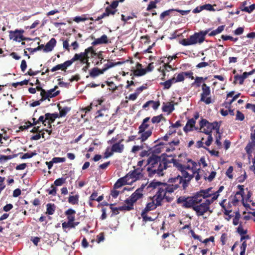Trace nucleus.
<instances>
[{"instance_id": "nucleus-1", "label": "nucleus", "mask_w": 255, "mask_h": 255, "mask_svg": "<svg viewBox=\"0 0 255 255\" xmlns=\"http://www.w3.org/2000/svg\"><path fill=\"white\" fill-rule=\"evenodd\" d=\"M202 199L198 197H192L187 198L184 203L186 207H192L197 216H203L208 212L211 213L210 205L212 201H205L202 202Z\"/></svg>"}, {"instance_id": "nucleus-2", "label": "nucleus", "mask_w": 255, "mask_h": 255, "mask_svg": "<svg viewBox=\"0 0 255 255\" xmlns=\"http://www.w3.org/2000/svg\"><path fill=\"white\" fill-rule=\"evenodd\" d=\"M173 164L174 166L178 168L181 171V175H178L176 177L170 179L171 182H173L175 184H179L182 183L183 185L186 183V181H190L192 178V173L190 170L187 169V166L184 167L181 164L177 162L174 159H172Z\"/></svg>"}, {"instance_id": "nucleus-3", "label": "nucleus", "mask_w": 255, "mask_h": 255, "mask_svg": "<svg viewBox=\"0 0 255 255\" xmlns=\"http://www.w3.org/2000/svg\"><path fill=\"white\" fill-rule=\"evenodd\" d=\"M178 188L177 184L168 185L167 184H161L158 189L156 194L153 196L158 203L161 204L164 199L170 202L172 200V197L170 196L171 193Z\"/></svg>"}, {"instance_id": "nucleus-4", "label": "nucleus", "mask_w": 255, "mask_h": 255, "mask_svg": "<svg viewBox=\"0 0 255 255\" xmlns=\"http://www.w3.org/2000/svg\"><path fill=\"white\" fill-rule=\"evenodd\" d=\"M142 169L137 168L131 172H129L125 177L119 179L115 184L116 188H119L126 184L130 185L142 177Z\"/></svg>"}, {"instance_id": "nucleus-5", "label": "nucleus", "mask_w": 255, "mask_h": 255, "mask_svg": "<svg viewBox=\"0 0 255 255\" xmlns=\"http://www.w3.org/2000/svg\"><path fill=\"white\" fill-rule=\"evenodd\" d=\"M210 30V29H208L205 31L196 32L193 35H191L189 38L182 40L180 43L184 46L195 45L197 43L201 44L204 41L205 36Z\"/></svg>"}, {"instance_id": "nucleus-6", "label": "nucleus", "mask_w": 255, "mask_h": 255, "mask_svg": "<svg viewBox=\"0 0 255 255\" xmlns=\"http://www.w3.org/2000/svg\"><path fill=\"white\" fill-rule=\"evenodd\" d=\"M200 131L206 134H211L213 129L219 133L220 125L217 122L209 123L205 119H202L200 122Z\"/></svg>"}, {"instance_id": "nucleus-7", "label": "nucleus", "mask_w": 255, "mask_h": 255, "mask_svg": "<svg viewBox=\"0 0 255 255\" xmlns=\"http://www.w3.org/2000/svg\"><path fill=\"white\" fill-rule=\"evenodd\" d=\"M237 187L239 191L236 192L234 197H233L232 199V203L236 205L241 201L243 205L246 208L247 210L251 209L250 204H247L245 202V199L244 197V194H245L244 189V186L239 185Z\"/></svg>"}, {"instance_id": "nucleus-8", "label": "nucleus", "mask_w": 255, "mask_h": 255, "mask_svg": "<svg viewBox=\"0 0 255 255\" xmlns=\"http://www.w3.org/2000/svg\"><path fill=\"white\" fill-rule=\"evenodd\" d=\"M193 197H203L204 199L211 197V199H206L205 201H212V203L218 198V193H214L213 188L210 187L206 189L201 190Z\"/></svg>"}, {"instance_id": "nucleus-9", "label": "nucleus", "mask_w": 255, "mask_h": 255, "mask_svg": "<svg viewBox=\"0 0 255 255\" xmlns=\"http://www.w3.org/2000/svg\"><path fill=\"white\" fill-rule=\"evenodd\" d=\"M166 168V163L164 161H162L161 163L158 164L157 165H155L154 166H148L147 170L150 176H152L154 174H157L158 176H160L163 175L162 171Z\"/></svg>"}, {"instance_id": "nucleus-10", "label": "nucleus", "mask_w": 255, "mask_h": 255, "mask_svg": "<svg viewBox=\"0 0 255 255\" xmlns=\"http://www.w3.org/2000/svg\"><path fill=\"white\" fill-rule=\"evenodd\" d=\"M58 88V86H55L54 88L46 91L39 88V89L40 90V95L42 97V100L52 98L58 95L60 93V91L57 90Z\"/></svg>"}, {"instance_id": "nucleus-11", "label": "nucleus", "mask_w": 255, "mask_h": 255, "mask_svg": "<svg viewBox=\"0 0 255 255\" xmlns=\"http://www.w3.org/2000/svg\"><path fill=\"white\" fill-rule=\"evenodd\" d=\"M202 92L201 93V97L200 101L204 102L206 104L209 105L213 101L211 97L209 95L211 94L210 88L206 84H203L202 85Z\"/></svg>"}, {"instance_id": "nucleus-12", "label": "nucleus", "mask_w": 255, "mask_h": 255, "mask_svg": "<svg viewBox=\"0 0 255 255\" xmlns=\"http://www.w3.org/2000/svg\"><path fill=\"white\" fill-rule=\"evenodd\" d=\"M188 165L187 166V169L190 170L192 173V178L195 177L196 181H198L200 179V176L199 174V169L198 167V164L192 160L191 159H187Z\"/></svg>"}, {"instance_id": "nucleus-13", "label": "nucleus", "mask_w": 255, "mask_h": 255, "mask_svg": "<svg viewBox=\"0 0 255 255\" xmlns=\"http://www.w3.org/2000/svg\"><path fill=\"white\" fill-rule=\"evenodd\" d=\"M92 49L91 48H88L85 50L84 52H81L79 54H75L74 57L70 60V61H72V64L77 61L80 60L82 63H86L88 65V60L87 57V53L89 51H92Z\"/></svg>"}, {"instance_id": "nucleus-14", "label": "nucleus", "mask_w": 255, "mask_h": 255, "mask_svg": "<svg viewBox=\"0 0 255 255\" xmlns=\"http://www.w3.org/2000/svg\"><path fill=\"white\" fill-rule=\"evenodd\" d=\"M23 30L16 29L14 31H10L9 32V37L10 39L20 42L25 39L23 35Z\"/></svg>"}, {"instance_id": "nucleus-15", "label": "nucleus", "mask_w": 255, "mask_h": 255, "mask_svg": "<svg viewBox=\"0 0 255 255\" xmlns=\"http://www.w3.org/2000/svg\"><path fill=\"white\" fill-rule=\"evenodd\" d=\"M161 205L160 203L157 202V200H155V198L154 196L150 197L148 198L147 203L143 211L149 212L155 209L157 206Z\"/></svg>"}, {"instance_id": "nucleus-16", "label": "nucleus", "mask_w": 255, "mask_h": 255, "mask_svg": "<svg viewBox=\"0 0 255 255\" xmlns=\"http://www.w3.org/2000/svg\"><path fill=\"white\" fill-rule=\"evenodd\" d=\"M144 186L142 185V187L137 189L134 192H133L130 196L129 198L131 202L134 203L143 197V191Z\"/></svg>"}, {"instance_id": "nucleus-17", "label": "nucleus", "mask_w": 255, "mask_h": 255, "mask_svg": "<svg viewBox=\"0 0 255 255\" xmlns=\"http://www.w3.org/2000/svg\"><path fill=\"white\" fill-rule=\"evenodd\" d=\"M185 76H188L191 78L192 79H194V77L192 75V73L191 72H181L177 75H175L172 78L173 81L174 83L177 82H182L184 81Z\"/></svg>"}, {"instance_id": "nucleus-18", "label": "nucleus", "mask_w": 255, "mask_h": 255, "mask_svg": "<svg viewBox=\"0 0 255 255\" xmlns=\"http://www.w3.org/2000/svg\"><path fill=\"white\" fill-rule=\"evenodd\" d=\"M152 134L151 129H147L146 130H143L142 131L138 130V137L137 139L140 140L141 142L145 141Z\"/></svg>"}, {"instance_id": "nucleus-19", "label": "nucleus", "mask_w": 255, "mask_h": 255, "mask_svg": "<svg viewBox=\"0 0 255 255\" xmlns=\"http://www.w3.org/2000/svg\"><path fill=\"white\" fill-rule=\"evenodd\" d=\"M57 43L56 39L54 38H52L45 45L44 49L43 52H49L52 51L54 48L55 47Z\"/></svg>"}, {"instance_id": "nucleus-20", "label": "nucleus", "mask_w": 255, "mask_h": 255, "mask_svg": "<svg viewBox=\"0 0 255 255\" xmlns=\"http://www.w3.org/2000/svg\"><path fill=\"white\" fill-rule=\"evenodd\" d=\"M175 104L173 102L164 103L162 106V111L166 113L168 115L170 114L174 110Z\"/></svg>"}, {"instance_id": "nucleus-21", "label": "nucleus", "mask_w": 255, "mask_h": 255, "mask_svg": "<svg viewBox=\"0 0 255 255\" xmlns=\"http://www.w3.org/2000/svg\"><path fill=\"white\" fill-rule=\"evenodd\" d=\"M161 161L160 158L155 155H152L149 157L147 160V165L148 166H154L155 165H157L158 164L161 163Z\"/></svg>"}, {"instance_id": "nucleus-22", "label": "nucleus", "mask_w": 255, "mask_h": 255, "mask_svg": "<svg viewBox=\"0 0 255 255\" xmlns=\"http://www.w3.org/2000/svg\"><path fill=\"white\" fill-rule=\"evenodd\" d=\"M123 141V139H120L119 142L113 144L112 147L114 152L122 153L123 151L125 146L122 143Z\"/></svg>"}, {"instance_id": "nucleus-23", "label": "nucleus", "mask_w": 255, "mask_h": 255, "mask_svg": "<svg viewBox=\"0 0 255 255\" xmlns=\"http://www.w3.org/2000/svg\"><path fill=\"white\" fill-rule=\"evenodd\" d=\"M72 65V61H70V60L66 61L64 63L60 64L57 65L56 66L53 67L51 71L52 72H55L58 70H65L68 67Z\"/></svg>"}, {"instance_id": "nucleus-24", "label": "nucleus", "mask_w": 255, "mask_h": 255, "mask_svg": "<svg viewBox=\"0 0 255 255\" xmlns=\"http://www.w3.org/2000/svg\"><path fill=\"white\" fill-rule=\"evenodd\" d=\"M109 42V39L107 36L105 34L103 35L100 38L95 39L92 43V45H96L102 44H107Z\"/></svg>"}, {"instance_id": "nucleus-25", "label": "nucleus", "mask_w": 255, "mask_h": 255, "mask_svg": "<svg viewBox=\"0 0 255 255\" xmlns=\"http://www.w3.org/2000/svg\"><path fill=\"white\" fill-rule=\"evenodd\" d=\"M134 202H131L130 198H127L125 201V204L121 207V209L127 211H130L133 209Z\"/></svg>"}, {"instance_id": "nucleus-26", "label": "nucleus", "mask_w": 255, "mask_h": 255, "mask_svg": "<svg viewBox=\"0 0 255 255\" xmlns=\"http://www.w3.org/2000/svg\"><path fill=\"white\" fill-rule=\"evenodd\" d=\"M75 211L72 209H69L65 212V214L67 217L68 221L74 223V221L75 220Z\"/></svg>"}, {"instance_id": "nucleus-27", "label": "nucleus", "mask_w": 255, "mask_h": 255, "mask_svg": "<svg viewBox=\"0 0 255 255\" xmlns=\"http://www.w3.org/2000/svg\"><path fill=\"white\" fill-rule=\"evenodd\" d=\"M141 65L137 63L136 65V69L133 71V74L135 76H140L144 75L146 73V70L145 69H141Z\"/></svg>"}, {"instance_id": "nucleus-28", "label": "nucleus", "mask_w": 255, "mask_h": 255, "mask_svg": "<svg viewBox=\"0 0 255 255\" xmlns=\"http://www.w3.org/2000/svg\"><path fill=\"white\" fill-rule=\"evenodd\" d=\"M105 69L100 70L98 68H93L90 72V76L92 77H95L100 74H103Z\"/></svg>"}, {"instance_id": "nucleus-29", "label": "nucleus", "mask_w": 255, "mask_h": 255, "mask_svg": "<svg viewBox=\"0 0 255 255\" xmlns=\"http://www.w3.org/2000/svg\"><path fill=\"white\" fill-rule=\"evenodd\" d=\"M117 10L114 9L111 7L109 6L106 8L105 12H104L100 17V18H103L106 16H108L110 14L114 15L116 13Z\"/></svg>"}, {"instance_id": "nucleus-30", "label": "nucleus", "mask_w": 255, "mask_h": 255, "mask_svg": "<svg viewBox=\"0 0 255 255\" xmlns=\"http://www.w3.org/2000/svg\"><path fill=\"white\" fill-rule=\"evenodd\" d=\"M195 120H194L193 119H191L189 120L187 122L185 127L184 128V130L185 131H189L192 130L193 129L194 126H195Z\"/></svg>"}, {"instance_id": "nucleus-31", "label": "nucleus", "mask_w": 255, "mask_h": 255, "mask_svg": "<svg viewBox=\"0 0 255 255\" xmlns=\"http://www.w3.org/2000/svg\"><path fill=\"white\" fill-rule=\"evenodd\" d=\"M149 119L150 118L149 117L145 118L143 120L141 125L139 127L138 130L142 131L143 130H146L148 129V128L149 127V125L147 123L149 121Z\"/></svg>"}, {"instance_id": "nucleus-32", "label": "nucleus", "mask_w": 255, "mask_h": 255, "mask_svg": "<svg viewBox=\"0 0 255 255\" xmlns=\"http://www.w3.org/2000/svg\"><path fill=\"white\" fill-rule=\"evenodd\" d=\"M203 9H206L209 11H216V10H221V8L217 7V5L216 4L211 5L210 4H206L203 5Z\"/></svg>"}, {"instance_id": "nucleus-33", "label": "nucleus", "mask_w": 255, "mask_h": 255, "mask_svg": "<svg viewBox=\"0 0 255 255\" xmlns=\"http://www.w3.org/2000/svg\"><path fill=\"white\" fill-rule=\"evenodd\" d=\"M79 224V222L72 223L68 221L67 222H64L62 224V228L65 230L67 228H75Z\"/></svg>"}, {"instance_id": "nucleus-34", "label": "nucleus", "mask_w": 255, "mask_h": 255, "mask_svg": "<svg viewBox=\"0 0 255 255\" xmlns=\"http://www.w3.org/2000/svg\"><path fill=\"white\" fill-rule=\"evenodd\" d=\"M58 109L59 111V116L60 117L65 116L70 111V108L67 107L62 108L58 106Z\"/></svg>"}, {"instance_id": "nucleus-35", "label": "nucleus", "mask_w": 255, "mask_h": 255, "mask_svg": "<svg viewBox=\"0 0 255 255\" xmlns=\"http://www.w3.org/2000/svg\"><path fill=\"white\" fill-rule=\"evenodd\" d=\"M179 143L178 141H173L168 143V146H165V151H170L175 149V146H177Z\"/></svg>"}, {"instance_id": "nucleus-36", "label": "nucleus", "mask_w": 255, "mask_h": 255, "mask_svg": "<svg viewBox=\"0 0 255 255\" xmlns=\"http://www.w3.org/2000/svg\"><path fill=\"white\" fill-rule=\"evenodd\" d=\"M175 10V9H169L162 12L160 15V18L162 20L165 17L169 16L172 12Z\"/></svg>"}, {"instance_id": "nucleus-37", "label": "nucleus", "mask_w": 255, "mask_h": 255, "mask_svg": "<svg viewBox=\"0 0 255 255\" xmlns=\"http://www.w3.org/2000/svg\"><path fill=\"white\" fill-rule=\"evenodd\" d=\"M78 195L70 196L68 199V202L71 204L75 205L78 203Z\"/></svg>"}, {"instance_id": "nucleus-38", "label": "nucleus", "mask_w": 255, "mask_h": 255, "mask_svg": "<svg viewBox=\"0 0 255 255\" xmlns=\"http://www.w3.org/2000/svg\"><path fill=\"white\" fill-rule=\"evenodd\" d=\"M255 146V141H252V142L249 143L247 146L246 147V151L248 153V154H250L251 156V153L252 152V149L253 147Z\"/></svg>"}, {"instance_id": "nucleus-39", "label": "nucleus", "mask_w": 255, "mask_h": 255, "mask_svg": "<svg viewBox=\"0 0 255 255\" xmlns=\"http://www.w3.org/2000/svg\"><path fill=\"white\" fill-rule=\"evenodd\" d=\"M165 119L163 117L162 115H160L157 116L153 117L151 121L153 124H156L159 123L162 120H164Z\"/></svg>"}, {"instance_id": "nucleus-40", "label": "nucleus", "mask_w": 255, "mask_h": 255, "mask_svg": "<svg viewBox=\"0 0 255 255\" xmlns=\"http://www.w3.org/2000/svg\"><path fill=\"white\" fill-rule=\"evenodd\" d=\"M46 213L49 215H52L54 212V205L51 204H48L46 205Z\"/></svg>"}, {"instance_id": "nucleus-41", "label": "nucleus", "mask_w": 255, "mask_h": 255, "mask_svg": "<svg viewBox=\"0 0 255 255\" xmlns=\"http://www.w3.org/2000/svg\"><path fill=\"white\" fill-rule=\"evenodd\" d=\"M8 143V138L7 136H2L1 133H0V145H6Z\"/></svg>"}, {"instance_id": "nucleus-42", "label": "nucleus", "mask_w": 255, "mask_h": 255, "mask_svg": "<svg viewBox=\"0 0 255 255\" xmlns=\"http://www.w3.org/2000/svg\"><path fill=\"white\" fill-rule=\"evenodd\" d=\"M164 184L165 183H161L159 182L153 181L149 184L147 187L148 188H158V189L159 188V187L160 186V185Z\"/></svg>"}, {"instance_id": "nucleus-43", "label": "nucleus", "mask_w": 255, "mask_h": 255, "mask_svg": "<svg viewBox=\"0 0 255 255\" xmlns=\"http://www.w3.org/2000/svg\"><path fill=\"white\" fill-rule=\"evenodd\" d=\"M255 9V4H253L250 6L242 7V10L247 12L248 13L252 12Z\"/></svg>"}, {"instance_id": "nucleus-44", "label": "nucleus", "mask_w": 255, "mask_h": 255, "mask_svg": "<svg viewBox=\"0 0 255 255\" xmlns=\"http://www.w3.org/2000/svg\"><path fill=\"white\" fill-rule=\"evenodd\" d=\"M114 153V151L112 150V147H108L106 151L104 153L105 158H107L110 156H111Z\"/></svg>"}, {"instance_id": "nucleus-45", "label": "nucleus", "mask_w": 255, "mask_h": 255, "mask_svg": "<svg viewBox=\"0 0 255 255\" xmlns=\"http://www.w3.org/2000/svg\"><path fill=\"white\" fill-rule=\"evenodd\" d=\"M173 81L172 78H171L163 83L162 84L163 85L164 88L166 89H169L171 87V85L174 83Z\"/></svg>"}, {"instance_id": "nucleus-46", "label": "nucleus", "mask_w": 255, "mask_h": 255, "mask_svg": "<svg viewBox=\"0 0 255 255\" xmlns=\"http://www.w3.org/2000/svg\"><path fill=\"white\" fill-rule=\"evenodd\" d=\"M53 163H58L60 162H64L66 161L65 157H54L52 159Z\"/></svg>"}, {"instance_id": "nucleus-47", "label": "nucleus", "mask_w": 255, "mask_h": 255, "mask_svg": "<svg viewBox=\"0 0 255 255\" xmlns=\"http://www.w3.org/2000/svg\"><path fill=\"white\" fill-rule=\"evenodd\" d=\"M203 81L204 79L203 77H197L196 78L194 82L193 83V85H196L197 87H199Z\"/></svg>"}, {"instance_id": "nucleus-48", "label": "nucleus", "mask_w": 255, "mask_h": 255, "mask_svg": "<svg viewBox=\"0 0 255 255\" xmlns=\"http://www.w3.org/2000/svg\"><path fill=\"white\" fill-rule=\"evenodd\" d=\"M88 19L85 15H83L82 16H76L74 18V21L77 23H79L81 21H84Z\"/></svg>"}, {"instance_id": "nucleus-49", "label": "nucleus", "mask_w": 255, "mask_h": 255, "mask_svg": "<svg viewBox=\"0 0 255 255\" xmlns=\"http://www.w3.org/2000/svg\"><path fill=\"white\" fill-rule=\"evenodd\" d=\"M235 83H239L242 85L243 84L244 80L241 75H236L234 77Z\"/></svg>"}, {"instance_id": "nucleus-50", "label": "nucleus", "mask_w": 255, "mask_h": 255, "mask_svg": "<svg viewBox=\"0 0 255 255\" xmlns=\"http://www.w3.org/2000/svg\"><path fill=\"white\" fill-rule=\"evenodd\" d=\"M33 125H36L38 124L39 123H43L44 122V120H46V114L44 116H40L38 120L36 121H35V119H33Z\"/></svg>"}, {"instance_id": "nucleus-51", "label": "nucleus", "mask_w": 255, "mask_h": 255, "mask_svg": "<svg viewBox=\"0 0 255 255\" xmlns=\"http://www.w3.org/2000/svg\"><path fill=\"white\" fill-rule=\"evenodd\" d=\"M65 181V179L64 178H60L56 179L54 181V185L56 186L62 185Z\"/></svg>"}, {"instance_id": "nucleus-52", "label": "nucleus", "mask_w": 255, "mask_h": 255, "mask_svg": "<svg viewBox=\"0 0 255 255\" xmlns=\"http://www.w3.org/2000/svg\"><path fill=\"white\" fill-rule=\"evenodd\" d=\"M237 232L240 235H246L247 233V230L244 229L242 225H240L237 228Z\"/></svg>"}, {"instance_id": "nucleus-53", "label": "nucleus", "mask_w": 255, "mask_h": 255, "mask_svg": "<svg viewBox=\"0 0 255 255\" xmlns=\"http://www.w3.org/2000/svg\"><path fill=\"white\" fill-rule=\"evenodd\" d=\"M148 212H144V211H142L141 212V216L143 219V220H144L145 221H152L153 220V219L152 218H151V217H148L147 216V213Z\"/></svg>"}, {"instance_id": "nucleus-54", "label": "nucleus", "mask_w": 255, "mask_h": 255, "mask_svg": "<svg viewBox=\"0 0 255 255\" xmlns=\"http://www.w3.org/2000/svg\"><path fill=\"white\" fill-rule=\"evenodd\" d=\"M216 174V173L215 171H212L208 176L205 175L204 178L206 180L211 181L215 178Z\"/></svg>"}, {"instance_id": "nucleus-55", "label": "nucleus", "mask_w": 255, "mask_h": 255, "mask_svg": "<svg viewBox=\"0 0 255 255\" xmlns=\"http://www.w3.org/2000/svg\"><path fill=\"white\" fill-rule=\"evenodd\" d=\"M35 153L33 152H27L23 154L21 157L20 158L22 159H25L27 158H30L32 157L33 155H34Z\"/></svg>"}, {"instance_id": "nucleus-56", "label": "nucleus", "mask_w": 255, "mask_h": 255, "mask_svg": "<svg viewBox=\"0 0 255 255\" xmlns=\"http://www.w3.org/2000/svg\"><path fill=\"white\" fill-rule=\"evenodd\" d=\"M47 192L49 194L55 196L56 194V188L53 185H52L51 187L47 190Z\"/></svg>"}, {"instance_id": "nucleus-57", "label": "nucleus", "mask_w": 255, "mask_h": 255, "mask_svg": "<svg viewBox=\"0 0 255 255\" xmlns=\"http://www.w3.org/2000/svg\"><path fill=\"white\" fill-rule=\"evenodd\" d=\"M219 135L216 136V141L215 143L219 147H221L222 143L221 142V139L222 138L221 137V133L219 132V133H217Z\"/></svg>"}, {"instance_id": "nucleus-58", "label": "nucleus", "mask_w": 255, "mask_h": 255, "mask_svg": "<svg viewBox=\"0 0 255 255\" xmlns=\"http://www.w3.org/2000/svg\"><path fill=\"white\" fill-rule=\"evenodd\" d=\"M245 118L244 115L243 114H242L240 111H237V115H236V120L242 121L244 120Z\"/></svg>"}, {"instance_id": "nucleus-59", "label": "nucleus", "mask_w": 255, "mask_h": 255, "mask_svg": "<svg viewBox=\"0 0 255 255\" xmlns=\"http://www.w3.org/2000/svg\"><path fill=\"white\" fill-rule=\"evenodd\" d=\"M233 171V167L230 166L226 171V175L230 178H233L232 172Z\"/></svg>"}, {"instance_id": "nucleus-60", "label": "nucleus", "mask_w": 255, "mask_h": 255, "mask_svg": "<svg viewBox=\"0 0 255 255\" xmlns=\"http://www.w3.org/2000/svg\"><path fill=\"white\" fill-rule=\"evenodd\" d=\"M251 196V193L249 191H247V194H246V195L244 194V197L245 199V202L247 204H248V202H252V201L250 200Z\"/></svg>"}, {"instance_id": "nucleus-61", "label": "nucleus", "mask_w": 255, "mask_h": 255, "mask_svg": "<svg viewBox=\"0 0 255 255\" xmlns=\"http://www.w3.org/2000/svg\"><path fill=\"white\" fill-rule=\"evenodd\" d=\"M138 96V95L135 92L133 94H130L129 95L128 97H126V98H127L128 100H131V101H134L136 99Z\"/></svg>"}, {"instance_id": "nucleus-62", "label": "nucleus", "mask_w": 255, "mask_h": 255, "mask_svg": "<svg viewBox=\"0 0 255 255\" xmlns=\"http://www.w3.org/2000/svg\"><path fill=\"white\" fill-rule=\"evenodd\" d=\"M208 135V136L207 140L205 142V144L207 146H209L211 144V143L213 141V137L212 136L211 133L209 134Z\"/></svg>"}, {"instance_id": "nucleus-63", "label": "nucleus", "mask_w": 255, "mask_h": 255, "mask_svg": "<svg viewBox=\"0 0 255 255\" xmlns=\"http://www.w3.org/2000/svg\"><path fill=\"white\" fill-rule=\"evenodd\" d=\"M151 104H152V108L154 109V110H156L158 108V107H159L160 106V103L159 101H151Z\"/></svg>"}, {"instance_id": "nucleus-64", "label": "nucleus", "mask_w": 255, "mask_h": 255, "mask_svg": "<svg viewBox=\"0 0 255 255\" xmlns=\"http://www.w3.org/2000/svg\"><path fill=\"white\" fill-rule=\"evenodd\" d=\"M240 215L239 214L236 215L235 217L233 219V224L236 226L239 223Z\"/></svg>"}]
</instances>
